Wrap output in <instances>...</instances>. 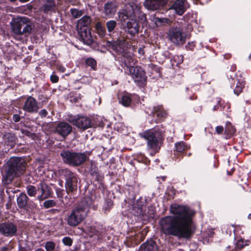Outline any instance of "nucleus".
Instances as JSON below:
<instances>
[{
    "mask_svg": "<svg viewBox=\"0 0 251 251\" xmlns=\"http://www.w3.org/2000/svg\"><path fill=\"white\" fill-rule=\"evenodd\" d=\"M126 23V27L128 33L134 36L138 34L139 31V25L138 22L133 17L129 18Z\"/></svg>",
    "mask_w": 251,
    "mask_h": 251,
    "instance_id": "obj_17",
    "label": "nucleus"
},
{
    "mask_svg": "<svg viewBox=\"0 0 251 251\" xmlns=\"http://www.w3.org/2000/svg\"><path fill=\"white\" fill-rule=\"evenodd\" d=\"M170 212L172 215L159 221L161 232L166 236L189 238L193 233L194 211L188 206L174 203L170 206Z\"/></svg>",
    "mask_w": 251,
    "mask_h": 251,
    "instance_id": "obj_1",
    "label": "nucleus"
},
{
    "mask_svg": "<svg viewBox=\"0 0 251 251\" xmlns=\"http://www.w3.org/2000/svg\"><path fill=\"white\" fill-rule=\"evenodd\" d=\"M129 73L137 85L143 86L146 84L147 76L145 72L140 67L131 68Z\"/></svg>",
    "mask_w": 251,
    "mask_h": 251,
    "instance_id": "obj_10",
    "label": "nucleus"
},
{
    "mask_svg": "<svg viewBox=\"0 0 251 251\" xmlns=\"http://www.w3.org/2000/svg\"><path fill=\"white\" fill-rule=\"evenodd\" d=\"M166 3L165 0H146L145 7L150 10H156L162 7Z\"/></svg>",
    "mask_w": 251,
    "mask_h": 251,
    "instance_id": "obj_19",
    "label": "nucleus"
},
{
    "mask_svg": "<svg viewBox=\"0 0 251 251\" xmlns=\"http://www.w3.org/2000/svg\"><path fill=\"white\" fill-rule=\"evenodd\" d=\"M138 52L141 55L144 54V49L142 48H139L138 49Z\"/></svg>",
    "mask_w": 251,
    "mask_h": 251,
    "instance_id": "obj_49",
    "label": "nucleus"
},
{
    "mask_svg": "<svg viewBox=\"0 0 251 251\" xmlns=\"http://www.w3.org/2000/svg\"><path fill=\"white\" fill-rule=\"evenodd\" d=\"M3 139L6 144L12 146L15 143L16 137L13 133H6L4 135Z\"/></svg>",
    "mask_w": 251,
    "mask_h": 251,
    "instance_id": "obj_28",
    "label": "nucleus"
},
{
    "mask_svg": "<svg viewBox=\"0 0 251 251\" xmlns=\"http://www.w3.org/2000/svg\"><path fill=\"white\" fill-rule=\"evenodd\" d=\"M27 163L21 157H11L7 162L2 173V181L9 184L16 177L23 175L26 170Z\"/></svg>",
    "mask_w": 251,
    "mask_h": 251,
    "instance_id": "obj_2",
    "label": "nucleus"
},
{
    "mask_svg": "<svg viewBox=\"0 0 251 251\" xmlns=\"http://www.w3.org/2000/svg\"><path fill=\"white\" fill-rule=\"evenodd\" d=\"M40 10L45 13L54 11L56 7L54 0H40Z\"/></svg>",
    "mask_w": 251,
    "mask_h": 251,
    "instance_id": "obj_18",
    "label": "nucleus"
},
{
    "mask_svg": "<svg viewBox=\"0 0 251 251\" xmlns=\"http://www.w3.org/2000/svg\"><path fill=\"white\" fill-rule=\"evenodd\" d=\"M29 198L25 193H21L17 198V202L20 208H25Z\"/></svg>",
    "mask_w": 251,
    "mask_h": 251,
    "instance_id": "obj_24",
    "label": "nucleus"
},
{
    "mask_svg": "<svg viewBox=\"0 0 251 251\" xmlns=\"http://www.w3.org/2000/svg\"><path fill=\"white\" fill-rule=\"evenodd\" d=\"M96 28L98 33L100 36H103L105 34V28L102 26L101 24L100 23H97L96 25Z\"/></svg>",
    "mask_w": 251,
    "mask_h": 251,
    "instance_id": "obj_34",
    "label": "nucleus"
},
{
    "mask_svg": "<svg viewBox=\"0 0 251 251\" xmlns=\"http://www.w3.org/2000/svg\"><path fill=\"white\" fill-rule=\"evenodd\" d=\"M63 190L60 189H58L56 190V193L58 197H61L62 195Z\"/></svg>",
    "mask_w": 251,
    "mask_h": 251,
    "instance_id": "obj_47",
    "label": "nucleus"
},
{
    "mask_svg": "<svg viewBox=\"0 0 251 251\" xmlns=\"http://www.w3.org/2000/svg\"><path fill=\"white\" fill-rule=\"evenodd\" d=\"M226 131H227L228 134H232L235 132V129L232 126L229 124L228 125H226Z\"/></svg>",
    "mask_w": 251,
    "mask_h": 251,
    "instance_id": "obj_41",
    "label": "nucleus"
},
{
    "mask_svg": "<svg viewBox=\"0 0 251 251\" xmlns=\"http://www.w3.org/2000/svg\"><path fill=\"white\" fill-rule=\"evenodd\" d=\"M57 70L60 71V72L63 73L65 71V68L63 66L61 65H58L57 67Z\"/></svg>",
    "mask_w": 251,
    "mask_h": 251,
    "instance_id": "obj_46",
    "label": "nucleus"
},
{
    "mask_svg": "<svg viewBox=\"0 0 251 251\" xmlns=\"http://www.w3.org/2000/svg\"><path fill=\"white\" fill-rule=\"evenodd\" d=\"M23 109L29 113H36L39 109V106L36 99L29 96L26 100Z\"/></svg>",
    "mask_w": 251,
    "mask_h": 251,
    "instance_id": "obj_15",
    "label": "nucleus"
},
{
    "mask_svg": "<svg viewBox=\"0 0 251 251\" xmlns=\"http://www.w3.org/2000/svg\"><path fill=\"white\" fill-rule=\"evenodd\" d=\"M27 194L30 197H35L37 193V189L35 186L29 185L26 187Z\"/></svg>",
    "mask_w": 251,
    "mask_h": 251,
    "instance_id": "obj_31",
    "label": "nucleus"
},
{
    "mask_svg": "<svg viewBox=\"0 0 251 251\" xmlns=\"http://www.w3.org/2000/svg\"><path fill=\"white\" fill-rule=\"evenodd\" d=\"M48 112L47 111L44 109L40 110V111L39 113V115L41 116V118L43 117H46L47 115H48Z\"/></svg>",
    "mask_w": 251,
    "mask_h": 251,
    "instance_id": "obj_43",
    "label": "nucleus"
},
{
    "mask_svg": "<svg viewBox=\"0 0 251 251\" xmlns=\"http://www.w3.org/2000/svg\"><path fill=\"white\" fill-rule=\"evenodd\" d=\"M245 83L243 80L240 81H238L236 84V86L234 90V92L237 95H238L243 90V88L244 87Z\"/></svg>",
    "mask_w": 251,
    "mask_h": 251,
    "instance_id": "obj_32",
    "label": "nucleus"
},
{
    "mask_svg": "<svg viewBox=\"0 0 251 251\" xmlns=\"http://www.w3.org/2000/svg\"><path fill=\"white\" fill-rule=\"evenodd\" d=\"M35 251H44V250L43 249L39 248L35 250Z\"/></svg>",
    "mask_w": 251,
    "mask_h": 251,
    "instance_id": "obj_53",
    "label": "nucleus"
},
{
    "mask_svg": "<svg viewBox=\"0 0 251 251\" xmlns=\"http://www.w3.org/2000/svg\"><path fill=\"white\" fill-rule=\"evenodd\" d=\"M169 39L174 44L183 45L186 41V35L179 27L171 28L168 33Z\"/></svg>",
    "mask_w": 251,
    "mask_h": 251,
    "instance_id": "obj_9",
    "label": "nucleus"
},
{
    "mask_svg": "<svg viewBox=\"0 0 251 251\" xmlns=\"http://www.w3.org/2000/svg\"><path fill=\"white\" fill-rule=\"evenodd\" d=\"M180 62H182L183 61V56H180Z\"/></svg>",
    "mask_w": 251,
    "mask_h": 251,
    "instance_id": "obj_55",
    "label": "nucleus"
},
{
    "mask_svg": "<svg viewBox=\"0 0 251 251\" xmlns=\"http://www.w3.org/2000/svg\"><path fill=\"white\" fill-rule=\"evenodd\" d=\"M22 133L24 134H25L26 135H27L28 136H29L30 135V134H31V133L29 131H28L26 130L22 131Z\"/></svg>",
    "mask_w": 251,
    "mask_h": 251,
    "instance_id": "obj_50",
    "label": "nucleus"
},
{
    "mask_svg": "<svg viewBox=\"0 0 251 251\" xmlns=\"http://www.w3.org/2000/svg\"><path fill=\"white\" fill-rule=\"evenodd\" d=\"M216 132L220 134L223 133L224 131V127L222 126H217L215 128Z\"/></svg>",
    "mask_w": 251,
    "mask_h": 251,
    "instance_id": "obj_44",
    "label": "nucleus"
},
{
    "mask_svg": "<svg viewBox=\"0 0 251 251\" xmlns=\"http://www.w3.org/2000/svg\"><path fill=\"white\" fill-rule=\"evenodd\" d=\"M140 251H157L155 242L152 240H148L140 247Z\"/></svg>",
    "mask_w": 251,
    "mask_h": 251,
    "instance_id": "obj_21",
    "label": "nucleus"
},
{
    "mask_svg": "<svg viewBox=\"0 0 251 251\" xmlns=\"http://www.w3.org/2000/svg\"><path fill=\"white\" fill-rule=\"evenodd\" d=\"M62 242L64 245L70 246L72 245L73 241L70 237H65L63 238Z\"/></svg>",
    "mask_w": 251,
    "mask_h": 251,
    "instance_id": "obj_40",
    "label": "nucleus"
},
{
    "mask_svg": "<svg viewBox=\"0 0 251 251\" xmlns=\"http://www.w3.org/2000/svg\"><path fill=\"white\" fill-rule=\"evenodd\" d=\"M152 113L153 116H157L159 120L165 117L167 115L166 112L163 109L162 107L160 105L153 108Z\"/></svg>",
    "mask_w": 251,
    "mask_h": 251,
    "instance_id": "obj_26",
    "label": "nucleus"
},
{
    "mask_svg": "<svg viewBox=\"0 0 251 251\" xmlns=\"http://www.w3.org/2000/svg\"><path fill=\"white\" fill-rule=\"evenodd\" d=\"M80 37L84 44L91 45L94 42V39L89 28L78 30Z\"/></svg>",
    "mask_w": 251,
    "mask_h": 251,
    "instance_id": "obj_20",
    "label": "nucleus"
},
{
    "mask_svg": "<svg viewBox=\"0 0 251 251\" xmlns=\"http://www.w3.org/2000/svg\"><path fill=\"white\" fill-rule=\"evenodd\" d=\"M37 190L41 193V194L37 197V199L40 201L50 197L52 193V190L50 187L44 182H41L39 183Z\"/></svg>",
    "mask_w": 251,
    "mask_h": 251,
    "instance_id": "obj_13",
    "label": "nucleus"
},
{
    "mask_svg": "<svg viewBox=\"0 0 251 251\" xmlns=\"http://www.w3.org/2000/svg\"><path fill=\"white\" fill-rule=\"evenodd\" d=\"M247 245H248L247 241H245L242 239H239L237 241L234 249L235 250H239L242 249L244 247V246Z\"/></svg>",
    "mask_w": 251,
    "mask_h": 251,
    "instance_id": "obj_33",
    "label": "nucleus"
},
{
    "mask_svg": "<svg viewBox=\"0 0 251 251\" xmlns=\"http://www.w3.org/2000/svg\"><path fill=\"white\" fill-rule=\"evenodd\" d=\"M27 7H28V9L30 10L32 9V6L31 5H27Z\"/></svg>",
    "mask_w": 251,
    "mask_h": 251,
    "instance_id": "obj_54",
    "label": "nucleus"
},
{
    "mask_svg": "<svg viewBox=\"0 0 251 251\" xmlns=\"http://www.w3.org/2000/svg\"><path fill=\"white\" fill-rule=\"evenodd\" d=\"M151 22L155 25L156 27H160L166 24H168L170 20L167 18H159L155 16L151 18Z\"/></svg>",
    "mask_w": 251,
    "mask_h": 251,
    "instance_id": "obj_27",
    "label": "nucleus"
},
{
    "mask_svg": "<svg viewBox=\"0 0 251 251\" xmlns=\"http://www.w3.org/2000/svg\"><path fill=\"white\" fill-rule=\"evenodd\" d=\"M86 64L90 66L93 69H95L96 67L97 62L93 58H88L86 60Z\"/></svg>",
    "mask_w": 251,
    "mask_h": 251,
    "instance_id": "obj_38",
    "label": "nucleus"
},
{
    "mask_svg": "<svg viewBox=\"0 0 251 251\" xmlns=\"http://www.w3.org/2000/svg\"><path fill=\"white\" fill-rule=\"evenodd\" d=\"M58 173L60 176L65 178V187L67 192H72L77 189L78 180L75 174L67 169L59 170Z\"/></svg>",
    "mask_w": 251,
    "mask_h": 251,
    "instance_id": "obj_8",
    "label": "nucleus"
},
{
    "mask_svg": "<svg viewBox=\"0 0 251 251\" xmlns=\"http://www.w3.org/2000/svg\"><path fill=\"white\" fill-rule=\"evenodd\" d=\"M180 251H182L180 250Z\"/></svg>",
    "mask_w": 251,
    "mask_h": 251,
    "instance_id": "obj_57",
    "label": "nucleus"
},
{
    "mask_svg": "<svg viewBox=\"0 0 251 251\" xmlns=\"http://www.w3.org/2000/svg\"><path fill=\"white\" fill-rule=\"evenodd\" d=\"M69 121L78 128L83 129L91 127L92 126L90 118L85 116H70Z\"/></svg>",
    "mask_w": 251,
    "mask_h": 251,
    "instance_id": "obj_11",
    "label": "nucleus"
},
{
    "mask_svg": "<svg viewBox=\"0 0 251 251\" xmlns=\"http://www.w3.org/2000/svg\"><path fill=\"white\" fill-rule=\"evenodd\" d=\"M17 231L16 225L11 222L3 223L0 224V233L6 237H12Z\"/></svg>",
    "mask_w": 251,
    "mask_h": 251,
    "instance_id": "obj_12",
    "label": "nucleus"
},
{
    "mask_svg": "<svg viewBox=\"0 0 251 251\" xmlns=\"http://www.w3.org/2000/svg\"><path fill=\"white\" fill-rule=\"evenodd\" d=\"M92 203V200L89 198L78 202L67 218L68 224L75 226L81 223L86 217Z\"/></svg>",
    "mask_w": 251,
    "mask_h": 251,
    "instance_id": "obj_3",
    "label": "nucleus"
},
{
    "mask_svg": "<svg viewBox=\"0 0 251 251\" xmlns=\"http://www.w3.org/2000/svg\"><path fill=\"white\" fill-rule=\"evenodd\" d=\"M19 251H26V250L25 248H20Z\"/></svg>",
    "mask_w": 251,
    "mask_h": 251,
    "instance_id": "obj_51",
    "label": "nucleus"
},
{
    "mask_svg": "<svg viewBox=\"0 0 251 251\" xmlns=\"http://www.w3.org/2000/svg\"><path fill=\"white\" fill-rule=\"evenodd\" d=\"M91 23V20L89 16H83L77 21V30L83 29L85 28H88V26L90 25Z\"/></svg>",
    "mask_w": 251,
    "mask_h": 251,
    "instance_id": "obj_22",
    "label": "nucleus"
},
{
    "mask_svg": "<svg viewBox=\"0 0 251 251\" xmlns=\"http://www.w3.org/2000/svg\"><path fill=\"white\" fill-rule=\"evenodd\" d=\"M136 16L143 23L147 21L146 15L141 11L140 6L132 1L126 3L125 8L118 12V17L122 23L126 22L129 18H135Z\"/></svg>",
    "mask_w": 251,
    "mask_h": 251,
    "instance_id": "obj_4",
    "label": "nucleus"
},
{
    "mask_svg": "<svg viewBox=\"0 0 251 251\" xmlns=\"http://www.w3.org/2000/svg\"><path fill=\"white\" fill-rule=\"evenodd\" d=\"M13 119L15 122H18L20 120V116L18 114H14L13 116Z\"/></svg>",
    "mask_w": 251,
    "mask_h": 251,
    "instance_id": "obj_45",
    "label": "nucleus"
},
{
    "mask_svg": "<svg viewBox=\"0 0 251 251\" xmlns=\"http://www.w3.org/2000/svg\"><path fill=\"white\" fill-rule=\"evenodd\" d=\"M72 16L75 18H78L83 14V11L77 9H71L70 10Z\"/></svg>",
    "mask_w": 251,
    "mask_h": 251,
    "instance_id": "obj_35",
    "label": "nucleus"
},
{
    "mask_svg": "<svg viewBox=\"0 0 251 251\" xmlns=\"http://www.w3.org/2000/svg\"><path fill=\"white\" fill-rule=\"evenodd\" d=\"M55 130L57 134L65 138L72 132V127L66 122H60L56 126Z\"/></svg>",
    "mask_w": 251,
    "mask_h": 251,
    "instance_id": "obj_16",
    "label": "nucleus"
},
{
    "mask_svg": "<svg viewBox=\"0 0 251 251\" xmlns=\"http://www.w3.org/2000/svg\"><path fill=\"white\" fill-rule=\"evenodd\" d=\"M50 81L52 83H56L58 81V80H59L58 77L56 75H54V74H52L50 75Z\"/></svg>",
    "mask_w": 251,
    "mask_h": 251,
    "instance_id": "obj_42",
    "label": "nucleus"
},
{
    "mask_svg": "<svg viewBox=\"0 0 251 251\" xmlns=\"http://www.w3.org/2000/svg\"><path fill=\"white\" fill-rule=\"evenodd\" d=\"M120 102L125 106H128L131 102L130 96L128 94H124L120 100Z\"/></svg>",
    "mask_w": 251,
    "mask_h": 251,
    "instance_id": "obj_29",
    "label": "nucleus"
},
{
    "mask_svg": "<svg viewBox=\"0 0 251 251\" xmlns=\"http://www.w3.org/2000/svg\"><path fill=\"white\" fill-rule=\"evenodd\" d=\"M29 0H19V1L21 2H26L28 1Z\"/></svg>",
    "mask_w": 251,
    "mask_h": 251,
    "instance_id": "obj_52",
    "label": "nucleus"
},
{
    "mask_svg": "<svg viewBox=\"0 0 251 251\" xmlns=\"http://www.w3.org/2000/svg\"><path fill=\"white\" fill-rule=\"evenodd\" d=\"M56 202L54 200H49L44 201L43 206L46 208H49L55 206Z\"/></svg>",
    "mask_w": 251,
    "mask_h": 251,
    "instance_id": "obj_37",
    "label": "nucleus"
},
{
    "mask_svg": "<svg viewBox=\"0 0 251 251\" xmlns=\"http://www.w3.org/2000/svg\"><path fill=\"white\" fill-rule=\"evenodd\" d=\"M60 156L63 161L73 166H79L85 162L88 157L85 152H75L68 150L63 151Z\"/></svg>",
    "mask_w": 251,
    "mask_h": 251,
    "instance_id": "obj_7",
    "label": "nucleus"
},
{
    "mask_svg": "<svg viewBox=\"0 0 251 251\" xmlns=\"http://www.w3.org/2000/svg\"><path fill=\"white\" fill-rule=\"evenodd\" d=\"M176 151L177 153H181L187 148V146L183 142H179L176 144Z\"/></svg>",
    "mask_w": 251,
    "mask_h": 251,
    "instance_id": "obj_30",
    "label": "nucleus"
},
{
    "mask_svg": "<svg viewBox=\"0 0 251 251\" xmlns=\"http://www.w3.org/2000/svg\"><path fill=\"white\" fill-rule=\"evenodd\" d=\"M55 243L51 241L47 242L45 246L47 251H53L55 249Z\"/></svg>",
    "mask_w": 251,
    "mask_h": 251,
    "instance_id": "obj_39",
    "label": "nucleus"
},
{
    "mask_svg": "<svg viewBox=\"0 0 251 251\" xmlns=\"http://www.w3.org/2000/svg\"><path fill=\"white\" fill-rule=\"evenodd\" d=\"M117 25L116 22L114 20L108 21L106 23V27L109 32H111L115 29Z\"/></svg>",
    "mask_w": 251,
    "mask_h": 251,
    "instance_id": "obj_36",
    "label": "nucleus"
},
{
    "mask_svg": "<svg viewBox=\"0 0 251 251\" xmlns=\"http://www.w3.org/2000/svg\"><path fill=\"white\" fill-rule=\"evenodd\" d=\"M163 132L162 130L151 129L139 133L140 136L147 141L148 149L152 151L153 152L151 153V155L158 152L160 148L159 142L163 137Z\"/></svg>",
    "mask_w": 251,
    "mask_h": 251,
    "instance_id": "obj_5",
    "label": "nucleus"
},
{
    "mask_svg": "<svg viewBox=\"0 0 251 251\" xmlns=\"http://www.w3.org/2000/svg\"><path fill=\"white\" fill-rule=\"evenodd\" d=\"M124 61L125 66L128 69V71L131 68L135 67L134 66L137 63L136 59L131 55H126L124 56Z\"/></svg>",
    "mask_w": 251,
    "mask_h": 251,
    "instance_id": "obj_23",
    "label": "nucleus"
},
{
    "mask_svg": "<svg viewBox=\"0 0 251 251\" xmlns=\"http://www.w3.org/2000/svg\"><path fill=\"white\" fill-rule=\"evenodd\" d=\"M226 251H229L227 250V249H226Z\"/></svg>",
    "mask_w": 251,
    "mask_h": 251,
    "instance_id": "obj_56",
    "label": "nucleus"
},
{
    "mask_svg": "<svg viewBox=\"0 0 251 251\" xmlns=\"http://www.w3.org/2000/svg\"><path fill=\"white\" fill-rule=\"evenodd\" d=\"M10 249L8 246H4L0 249V251H10Z\"/></svg>",
    "mask_w": 251,
    "mask_h": 251,
    "instance_id": "obj_48",
    "label": "nucleus"
},
{
    "mask_svg": "<svg viewBox=\"0 0 251 251\" xmlns=\"http://www.w3.org/2000/svg\"><path fill=\"white\" fill-rule=\"evenodd\" d=\"M104 13L106 15L111 17L115 13L116 11V7L114 3L112 2L106 3L104 5Z\"/></svg>",
    "mask_w": 251,
    "mask_h": 251,
    "instance_id": "obj_25",
    "label": "nucleus"
},
{
    "mask_svg": "<svg viewBox=\"0 0 251 251\" xmlns=\"http://www.w3.org/2000/svg\"><path fill=\"white\" fill-rule=\"evenodd\" d=\"M11 30L16 35H23L26 37L31 32L33 26L28 18L18 17L10 22Z\"/></svg>",
    "mask_w": 251,
    "mask_h": 251,
    "instance_id": "obj_6",
    "label": "nucleus"
},
{
    "mask_svg": "<svg viewBox=\"0 0 251 251\" xmlns=\"http://www.w3.org/2000/svg\"><path fill=\"white\" fill-rule=\"evenodd\" d=\"M186 0H176L169 8L170 10H174L178 15H182L186 10Z\"/></svg>",
    "mask_w": 251,
    "mask_h": 251,
    "instance_id": "obj_14",
    "label": "nucleus"
}]
</instances>
